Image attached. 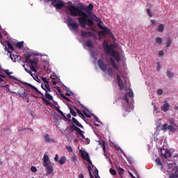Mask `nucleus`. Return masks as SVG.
<instances>
[{
	"label": "nucleus",
	"instance_id": "nucleus-1",
	"mask_svg": "<svg viewBox=\"0 0 178 178\" xmlns=\"http://www.w3.org/2000/svg\"><path fill=\"white\" fill-rule=\"evenodd\" d=\"M68 4L70 6H68L67 9L71 16H73L74 17L80 16L81 17L78 18V21L83 29L86 28V24H87V19H88V15L83 11V10H84V7H79L74 4H72L71 1H70Z\"/></svg>",
	"mask_w": 178,
	"mask_h": 178
},
{
	"label": "nucleus",
	"instance_id": "nucleus-2",
	"mask_svg": "<svg viewBox=\"0 0 178 178\" xmlns=\"http://www.w3.org/2000/svg\"><path fill=\"white\" fill-rule=\"evenodd\" d=\"M25 84H26V86H28V87H30V88H31V90H33V91H35V92H38V94H40V95H42V100L43 101L44 103L46 104L47 106H49V105H52V103L50 102V101H54V97H52V95H51L48 92H51V88H44V84H42L41 85V87L42 88V90H44L45 91V97L44 96V94L42 92H41V91L38 90V89L30 84V83H25Z\"/></svg>",
	"mask_w": 178,
	"mask_h": 178
},
{
	"label": "nucleus",
	"instance_id": "nucleus-3",
	"mask_svg": "<svg viewBox=\"0 0 178 178\" xmlns=\"http://www.w3.org/2000/svg\"><path fill=\"white\" fill-rule=\"evenodd\" d=\"M25 63H28L30 65V69L32 72H37V65H38V58L35 57L31 54H27L24 56Z\"/></svg>",
	"mask_w": 178,
	"mask_h": 178
},
{
	"label": "nucleus",
	"instance_id": "nucleus-4",
	"mask_svg": "<svg viewBox=\"0 0 178 178\" xmlns=\"http://www.w3.org/2000/svg\"><path fill=\"white\" fill-rule=\"evenodd\" d=\"M103 48L107 55H111V56H113L114 59H115L117 62H120V55L118 52L115 51V49H113L112 44H108L106 42L103 44Z\"/></svg>",
	"mask_w": 178,
	"mask_h": 178
},
{
	"label": "nucleus",
	"instance_id": "nucleus-5",
	"mask_svg": "<svg viewBox=\"0 0 178 178\" xmlns=\"http://www.w3.org/2000/svg\"><path fill=\"white\" fill-rule=\"evenodd\" d=\"M43 166L46 168L47 175L54 173V167L51 165V161L47 154H44L43 156Z\"/></svg>",
	"mask_w": 178,
	"mask_h": 178
},
{
	"label": "nucleus",
	"instance_id": "nucleus-6",
	"mask_svg": "<svg viewBox=\"0 0 178 178\" xmlns=\"http://www.w3.org/2000/svg\"><path fill=\"white\" fill-rule=\"evenodd\" d=\"M97 26L99 27V29H102L103 31L99 32V35H101L102 37H106V34L110 35L111 38H113V33L108 29V27H104L101 26L99 24H97Z\"/></svg>",
	"mask_w": 178,
	"mask_h": 178
},
{
	"label": "nucleus",
	"instance_id": "nucleus-7",
	"mask_svg": "<svg viewBox=\"0 0 178 178\" xmlns=\"http://www.w3.org/2000/svg\"><path fill=\"white\" fill-rule=\"evenodd\" d=\"M68 129L70 131H76V136H81L82 138H86V136H84V131L80 129V128L76 127V125L72 124L69 126Z\"/></svg>",
	"mask_w": 178,
	"mask_h": 178
},
{
	"label": "nucleus",
	"instance_id": "nucleus-8",
	"mask_svg": "<svg viewBox=\"0 0 178 178\" xmlns=\"http://www.w3.org/2000/svg\"><path fill=\"white\" fill-rule=\"evenodd\" d=\"M67 23L68 27H71L72 30H78L79 29V24H77L75 21H73V18L70 17H67Z\"/></svg>",
	"mask_w": 178,
	"mask_h": 178
},
{
	"label": "nucleus",
	"instance_id": "nucleus-9",
	"mask_svg": "<svg viewBox=\"0 0 178 178\" xmlns=\"http://www.w3.org/2000/svg\"><path fill=\"white\" fill-rule=\"evenodd\" d=\"M161 156L163 160L168 159V158H170L172 156V153L170 152V150L169 149H161Z\"/></svg>",
	"mask_w": 178,
	"mask_h": 178
},
{
	"label": "nucleus",
	"instance_id": "nucleus-10",
	"mask_svg": "<svg viewBox=\"0 0 178 178\" xmlns=\"http://www.w3.org/2000/svg\"><path fill=\"white\" fill-rule=\"evenodd\" d=\"M12 92L13 94H16V95H19V97H21V98H22L23 99H25L26 98H27V97H29V93L26 92V90L23 87L20 88L19 92Z\"/></svg>",
	"mask_w": 178,
	"mask_h": 178
},
{
	"label": "nucleus",
	"instance_id": "nucleus-11",
	"mask_svg": "<svg viewBox=\"0 0 178 178\" xmlns=\"http://www.w3.org/2000/svg\"><path fill=\"white\" fill-rule=\"evenodd\" d=\"M51 5L54 6V8H56V9H62V8L65 7V3L63 1L58 0H54L51 3Z\"/></svg>",
	"mask_w": 178,
	"mask_h": 178
},
{
	"label": "nucleus",
	"instance_id": "nucleus-12",
	"mask_svg": "<svg viewBox=\"0 0 178 178\" xmlns=\"http://www.w3.org/2000/svg\"><path fill=\"white\" fill-rule=\"evenodd\" d=\"M97 65L99 69L102 70V72H106V70L108 69V65L105 64V63L102 60V59H99L97 60Z\"/></svg>",
	"mask_w": 178,
	"mask_h": 178
},
{
	"label": "nucleus",
	"instance_id": "nucleus-13",
	"mask_svg": "<svg viewBox=\"0 0 178 178\" xmlns=\"http://www.w3.org/2000/svg\"><path fill=\"white\" fill-rule=\"evenodd\" d=\"M172 175H170L168 178H178V168L176 167V164H172Z\"/></svg>",
	"mask_w": 178,
	"mask_h": 178
},
{
	"label": "nucleus",
	"instance_id": "nucleus-14",
	"mask_svg": "<svg viewBox=\"0 0 178 178\" xmlns=\"http://www.w3.org/2000/svg\"><path fill=\"white\" fill-rule=\"evenodd\" d=\"M116 79L120 90H123V88H124V83H123V81L122 80V78H120V75L117 74Z\"/></svg>",
	"mask_w": 178,
	"mask_h": 178
},
{
	"label": "nucleus",
	"instance_id": "nucleus-15",
	"mask_svg": "<svg viewBox=\"0 0 178 178\" xmlns=\"http://www.w3.org/2000/svg\"><path fill=\"white\" fill-rule=\"evenodd\" d=\"M84 8V10L86 12H87V13H90V12H91V10H92V9H94V5H92V3H89L88 8H86V7L84 6V5L79 6V8Z\"/></svg>",
	"mask_w": 178,
	"mask_h": 178
},
{
	"label": "nucleus",
	"instance_id": "nucleus-16",
	"mask_svg": "<svg viewBox=\"0 0 178 178\" xmlns=\"http://www.w3.org/2000/svg\"><path fill=\"white\" fill-rule=\"evenodd\" d=\"M81 158H83L85 161H87V162L90 163V165H92V162L90 159V155L88 154V153H86V154H84V153H81Z\"/></svg>",
	"mask_w": 178,
	"mask_h": 178
},
{
	"label": "nucleus",
	"instance_id": "nucleus-17",
	"mask_svg": "<svg viewBox=\"0 0 178 178\" xmlns=\"http://www.w3.org/2000/svg\"><path fill=\"white\" fill-rule=\"evenodd\" d=\"M169 108H170L169 103H168V102H164V104L161 107V109L163 112H168Z\"/></svg>",
	"mask_w": 178,
	"mask_h": 178
},
{
	"label": "nucleus",
	"instance_id": "nucleus-18",
	"mask_svg": "<svg viewBox=\"0 0 178 178\" xmlns=\"http://www.w3.org/2000/svg\"><path fill=\"white\" fill-rule=\"evenodd\" d=\"M44 140L45 143H55V140L52 138H49V134H44Z\"/></svg>",
	"mask_w": 178,
	"mask_h": 178
},
{
	"label": "nucleus",
	"instance_id": "nucleus-19",
	"mask_svg": "<svg viewBox=\"0 0 178 178\" xmlns=\"http://www.w3.org/2000/svg\"><path fill=\"white\" fill-rule=\"evenodd\" d=\"M109 60L111 63V66L115 69V70H119V67H118V64H116V61H115V59L111 57L109 58Z\"/></svg>",
	"mask_w": 178,
	"mask_h": 178
},
{
	"label": "nucleus",
	"instance_id": "nucleus-20",
	"mask_svg": "<svg viewBox=\"0 0 178 178\" xmlns=\"http://www.w3.org/2000/svg\"><path fill=\"white\" fill-rule=\"evenodd\" d=\"M4 72H5L6 74H7V76H8V79L10 80H16V81H17V78L15 77L14 76L10 75V74H12V72H9V70H4Z\"/></svg>",
	"mask_w": 178,
	"mask_h": 178
},
{
	"label": "nucleus",
	"instance_id": "nucleus-21",
	"mask_svg": "<svg viewBox=\"0 0 178 178\" xmlns=\"http://www.w3.org/2000/svg\"><path fill=\"white\" fill-rule=\"evenodd\" d=\"M123 99H124V101L127 102V106H129V98L127 97V94H126L123 97ZM123 108H124V111H126V112H130V111H128L127 109H126V105L123 104Z\"/></svg>",
	"mask_w": 178,
	"mask_h": 178
},
{
	"label": "nucleus",
	"instance_id": "nucleus-22",
	"mask_svg": "<svg viewBox=\"0 0 178 178\" xmlns=\"http://www.w3.org/2000/svg\"><path fill=\"white\" fill-rule=\"evenodd\" d=\"M86 46L88 47V48H94V43L92 42V40L88 39L86 42Z\"/></svg>",
	"mask_w": 178,
	"mask_h": 178
},
{
	"label": "nucleus",
	"instance_id": "nucleus-23",
	"mask_svg": "<svg viewBox=\"0 0 178 178\" xmlns=\"http://www.w3.org/2000/svg\"><path fill=\"white\" fill-rule=\"evenodd\" d=\"M72 123H74V124H76V126H77L78 127H81V129H83V125L80 124V122H79V121L76 118H72Z\"/></svg>",
	"mask_w": 178,
	"mask_h": 178
},
{
	"label": "nucleus",
	"instance_id": "nucleus-24",
	"mask_svg": "<svg viewBox=\"0 0 178 178\" xmlns=\"http://www.w3.org/2000/svg\"><path fill=\"white\" fill-rule=\"evenodd\" d=\"M155 162L158 166H160L161 171L162 172V170H163L164 166L163 164H162V161H161V159H156Z\"/></svg>",
	"mask_w": 178,
	"mask_h": 178
},
{
	"label": "nucleus",
	"instance_id": "nucleus-25",
	"mask_svg": "<svg viewBox=\"0 0 178 178\" xmlns=\"http://www.w3.org/2000/svg\"><path fill=\"white\" fill-rule=\"evenodd\" d=\"M42 80L44 82V84H43L44 88H48L49 89L50 88L49 87V83L48 82V81H47V78L42 77Z\"/></svg>",
	"mask_w": 178,
	"mask_h": 178
},
{
	"label": "nucleus",
	"instance_id": "nucleus-26",
	"mask_svg": "<svg viewBox=\"0 0 178 178\" xmlns=\"http://www.w3.org/2000/svg\"><path fill=\"white\" fill-rule=\"evenodd\" d=\"M173 42V39L170 38H167V41L165 42V47L167 48H169V47H170V45H172V42Z\"/></svg>",
	"mask_w": 178,
	"mask_h": 178
},
{
	"label": "nucleus",
	"instance_id": "nucleus-27",
	"mask_svg": "<svg viewBox=\"0 0 178 178\" xmlns=\"http://www.w3.org/2000/svg\"><path fill=\"white\" fill-rule=\"evenodd\" d=\"M24 44V42H18L16 43L15 47L19 48V49H22L23 48V45Z\"/></svg>",
	"mask_w": 178,
	"mask_h": 178
},
{
	"label": "nucleus",
	"instance_id": "nucleus-28",
	"mask_svg": "<svg viewBox=\"0 0 178 178\" xmlns=\"http://www.w3.org/2000/svg\"><path fill=\"white\" fill-rule=\"evenodd\" d=\"M86 25L89 27H91L92 26H94V22L92 21L91 19H86Z\"/></svg>",
	"mask_w": 178,
	"mask_h": 178
},
{
	"label": "nucleus",
	"instance_id": "nucleus-29",
	"mask_svg": "<svg viewBox=\"0 0 178 178\" xmlns=\"http://www.w3.org/2000/svg\"><path fill=\"white\" fill-rule=\"evenodd\" d=\"M65 163H66V157L65 156L60 157V159L58 160V163L60 165H65Z\"/></svg>",
	"mask_w": 178,
	"mask_h": 178
},
{
	"label": "nucleus",
	"instance_id": "nucleus-30",
	"mask_svg": "<svg viewBox=\"0 0 178 178\" xmlns=\"http://www.w3.org/2000/svg\"><path fill=\"white\" fill-rule=\"evenodd\" d=\"M6 44L10 51H14L15 48L13 47V45H12V44H10V42L7 41Z\"/></svg>",
	"mask_w": 178,
	"mask_h": 178
},
{
	"label": "nucleus",
	"instance_id": "nucleus-31",
	"mask_svg": "<svg viewBox=\"0 0 178 178\" xmlns=\"http://www.w3.org/2000/svg\"><path fill=\"white\" fill-rule=\"evenodd\" d=\"M174 73L173 72H170V71H169V70H168L167 72H166V76L169 78V79H172V77H173V76H174Z\"/></svg>",
	"mask_w": 178,
	"mask_h": 178
},
{
	"label": "nucleus",
	"instance_id": "nucleus-32",
	"mask_svg": "<svg viewBox=\"0 0 178 178\" xmlns=\"http://www.w3.org/2000/svg\"><path fill=\"white\" fill-rule=\"evenodd\" d=\"M163 41V39L162 38H160V37L156 38V42L157 44H159V45H161V44H162Z\"/></svg>",
	"mask_w": 178,
	"mask_h": 178
},
{
	"label": "nucleus",
	"instance_id": "nucleus-33",
	"mask_svg": "<svg viewBox=\"0 0 178 178\" xmlns=\"http://www.w3.org/2000/svg\"><path fill=\"white\" fill-rule=\"evenodd\" d=\"M69 109H70L71 115H72V116L76 118V116H77V113H76V111H74V110H73V108H72L71 107H69Z\"/></svg>",
	"mask_w": 178,
	"mask_h": 178
},
{
	"label": "nucleus",
	"instance_id": "nucleus-34",
	"mask_svg": "<svg viewBox=\"0 0 178 178\" xmlns=\"http://www.w3.org/2000/svg\"><path fill=\"white\" fill-rule=\"evenodd\" d=\"M24 66V70L26 72V73H29V74H30L32 77H34L33 72H31V70H28L27 68H26V66L24 65V64L23 65Z\"/></svg>",
	"mask_w": 178,
	"mask_h": 178
},
{
	"label": "nucleus",
	"instance_id": "nucleus-35",
	"mask_svg": "<svg viewBox=\"0 0 178 178\" xmlns=\"http://www.w3.org/2000/svg\"><path fill=\"white\" fill-rule=\"evenodd\" d=\"M76 111L77 112L78 115H80L82 118V119H86V116H84V113H82L79 108H76Z\"/></svg>",
	"mask_w": 178,
	"mask_h": 178
},
{
	"label": "nucleus",
	"instance_id": "nucleus-36",
	"mask_svg": "<svg viewBox=\"0 0 178 178\" xmlns=\"http://www.w3.org/2000/svg\"><path fill=\"white\" fill-rule=\"evenodd\" d=\"M128 97L129 98H133L134 93L133 92V90L131 89H129V92H128Z\"/></svg>",
	"mask_w": 178,
	"mask_h": 178
},
{
	"label": "nucleus",
	"instance_id": "nucleus-37",
	"mask_svg": "<svg viewBox=\"0 0 178 178\" xmlns=\"http://www.w3.org/2000/svg\"><path fill=\"white\" fill-rule=\"evenodd\" d=\"M165 29V27L163 26V24H160L158 27V31H159L160 33H162L163 31V30Z\"/></svg>",
	"mask_w": 178,
	"mask_h": 178
},
{
	"label": "nucleus",
	"instance_id": "nucleus-38",
	"mask_svg": "<svg viewBox=\"0 0 178 178\" xmlns=\"http://www.w3.org/2000/svg\"><path fill=\"white\" fill-rule=\"evenodd\" d=\"M93 20H95V22H97V23H102L101 19L98 18L96 15H93Z\"/></svg>",
	"mask_w": 178,
	"mask_h": 178
},
{
	"label": "nucleus",
	"instance_id": "nucleus-39",
	"mask_svg": "<svg viewBox=\"0 0 178 178\" xmlns=\"http://www.w3.org/2000/svg\"><path fill=\"white\" fill-rule=\"evenodd\" d=\"M72 162H77V156L76 155H72L71 158Z\"/></svg>",
	"mask_w": 178,
	"mask_h": 178
},
{
	"label": "nucleus",
	"instance_id": "nucleus-40",
	"mask_svg": "<svg viewBox=\"0 0 178 178\" xmlns=\"http://www.w3.org/2000/svg\"><path fill=\"white\" fill-rule=\"evenodd\" d=\"M60 96L62 97V98L65 99V101H67V102H70V99H69V97L65 96V95L60 94Z\"/></svg>",
	"mask_w": 178,
	"mask_h": 178
},
{
	"label": "nucleus",
	"instance_id": "nucleus-41",
	"mask_svg": "<svg viewBox=\"0 0 178 178\" xmlns=\"http://www.w3.org/2000/svg\"><path fill=\"white\" fill-rule=\"evenodd\" d=\"M110 173L111 175H113V176H116L117 173H116V170H115L113 168H111L110 170H109Z\"/></svg>",
	"mask_w": 178,
	"mask_h": 178
},
{
	"label": "nucleus",
	"instance_id": "nucleus-42",
	"mask_svg": "<svg viewBox=\"0 0 178 178\" xmlns=\"http://www.w3.org/2000/svg\"><path fill=\"white\" fill-rule=\"evenodd\" d=\"M81 36L83 37V38L88 37L87 32H86L84 31H81Z\"/></svg>",
	"mask_w": 178,
	"mask_h": 178
},
{
	"label": "nucleus",
	"instance_id": "nucleus-43",
	"mask_svg": "<svg viewBox=\"0 0 178 178\" xmlns=\"http://www.w3.org/2000/svg\"><path fill=\"white\" fill-rule=\"evenodd\" d=\"M168 124H163L162 127H161V130H163L164 131H166L168 130Z\"/></svg>",
	"mask_w": 178,
	"mask_h": 178
},
{
	"label": "nucleus",
	"instance_id": "nucleus-44",
	"mask_svg": "<svg viewBox=\"0 0 178 178\" xmlns=\"http://www.w3.org/2000/svg\"><path fill=\"white\" fill-rule=\"evenodd\" d=\"M168 129L170 130V131H175V130H176L175 129V127L173 126H172V125H169L168 127Z\"/></svg>",
	"mask_w": 178,
	"mask_h": 178
},
{
	"label": "nucleus",
	"instance_id": "nucleus-45",
	"mask_svg": "<svg viewBox=\"0 0 178 178\" xmlns=\"http://www.w3.org/2000/svg\"><path fill=\"white\" fill-rule=\"evenodd\" d=\"M83 113L84 116H86V118H91V115L90 114L87 113V110L83 111Z\"/></svg>",
	"mask_w": 178,
	"mask_h": 178
},
{
	"label": "nucleus",
	"instance_id": "nucleus-46",
	"mask_svg": "<svg viewBox=\"0 0 178 178\" xmlns=\"http://www.w3.org/2000/svg\"><path fill=\"white\" fill-rule=\"evenodd\" d=\"M149 17H152V13H151V10H149V8H147L146 10Z\"/></svg>",
	"mask_w": 178,
	"mask_h": 178
},
{
	"label": "nucleus",
	"instance_id": "nucleus-47",
	"mask_svg": "<svg viewBox=\"0 0 178 178\" xmlns=\"http://www.w3.org/2000/svg\"><path fill=\"white\" fill-rule=\"evenodd\" d=\"M86 33H87V35L89 36V37H94V35H95L94 32L88 31V32H86Z\"/></svg>",
	"mask_w": 178,
	"mask_h": 178
},
{
	"label": "nucleus",
	"instance_id": "nucleus-48",
	"mask_svg": "<svg viewBox=\"0 0 178 178\" xmlns=\"http://www.w3.org/2000/svg\"><path fill=\"white\" fill-rule=\"evenodd\" d=\"M31 170L33 173H35V172H37V168H35V166H31Z\"/></svg>",
	"mask_w": 178,
	"mask_h": 178
},
{
	"label": "nucleus",
	"instance_id": "nucleus-49",
	"mask_svg": "<svg viewBox=\"0 0 178 178\" xmlns=\"http://www.w3.org/2000/svg\"><path fill=\"white\" fill-rule=\"evenodd\" d=\"M66 149L69 152H73V148H72V146H66Z\"/></svg>",
	"mask_w": 178,
	"mask_h": 178
},
{
	"label": "nucleus",
	"instance_id": "nucleus-50",
	"mask_svg": "<svg viewBox=\"0 0 178 178\" xmlns=\"http://www.w3.org/2000/svg\"><path fill=\"white\" fill-rule=\"evenodd\" d=\"M157 94L159 95H162V94H163V90L162 89H158L157 90Z\"/></svg>",
	"mask_w": 178,
	"mask_h": 178
},
{
	"label": "nucleus",
	"instance_id": "nucleus-51",
	"mask_svg": "<svg viewBox=\"0 0 178 178\" xmlns=\"http://www.w3.org/2000/svg\"><path fill=\"white\" fill-rule=\"evenodd\" d=\"M92 116H93L94 119H95L96 122H97V123H99L100 120L99 118H98V117L95 116V115L92 114Z\"/></svg>",
	"mask_w": 178,
	"mask_h": 178
},
{
	"label": "nucleus",
	"instance_id": "nucleus-52",
	"mask_svg": "<svg viewBox=\"0 0 178 178\" xmlns=\"http://www.w3.org/2000/svg\"><path fill=\"white\" fill-rule=\"evenodd\" d=\"M58 113H60V115H61V116H63V118H65V119H67V118H66V116L65 115V114H63V112L62 111H58Z\"/></svg>",
	"mask_w": 178,
	"mask_h": 178
},
{
	"label": "nucleus",
	"instance_id": "nucleus-53",
	"mask_svg": "<svg viewBox=\"0 0 178 178\" xmlns=\"http://www.w3.org/2000/svg\"><path fill=\"white\" fill-rule=\"evenodd\" d=\"M58 113H60V115H61V116H63V118H65V119H67V118H66V116L65 115V114H63V112L62 111H58Z\"/></svg>",
	"mask_w": 178,
	"mask_h": 178
},
{
	"label": "nucleus",
	"instance_id": "nucleus-54",
	"mask_svg": "<svg viewBox=\"0 0 178 178\" xmlns=\"http://www.w3.org/2000/svg\"><path fill=\"white\" fill-rule=\"evenodd\" d=\"M164 52H163V51H159V56H163V55H164Z\"/></svg>",
	"mask_w": 178,
	"mask_h": 178
},
{
	"label": "nucleus",
	"instance_id": "nucleus-55",
	"mask_svg": "<svg viewBox=\"0 0 178 178\" xmlns=\"http://www.w3.org/2000/svg\"><path fill=\"white\" fill-rule=\"evenodd\" d=\"M88 170L89 173H91V171L92 170L91 165H88Z\"/></svg>",
	"mask_w": 178,
	"mask_h": 178
},
{
	"label": "nucleus",
	"instance_id": "nucleus-56",
	"mask_svg": "<svg viewBox=\"0 0 178 178\" xmlns=\"http://www.w3.org/2000/svg\"><path fill=\"white\" fill-rule=\"evenodd\" d=\"M79 105H80V106H81V108H83V109H85V111H88V109H87V108H86V107L84 106V105H83L81 103L79 102Z\"/></svg>",
	"mask_w": 178,
	"mask_h": 178
},
{
	"label": "nucleus",
	"instance_id": "nucleus-57",
	"mask_svg": "<svg viewBox=\"0 0 178 178\" xmlns=\"http://www.w3.org/2000/svg\"><path fill=\"white\" fill-rule=\"evenodd\" d=\"M8 52L10 54V59L13 61V62H15V60H13V57L12 56V52H10V51H8Z\"/></svg>",
	"mask_w": 178,
	"mask_h": 178
},
{
	"label": "nucleus",
	"instance_id": "nucleus-58",
	"mask_svg": "<svg viewBox=\"0 0 178 178\" xmlns=\"http://www.w3.org/2000/svg\"><path fill=\"white\" fill-rule=\"evenodd\" d=\"M102 148H103V150L105 151V149H106L105 140L102 141Z\"/></svg>",
	"mask_w": 178,
	"mask_h": 178
},
{
	"label": "nucleus",
	"instance_id": "nucleus-59",
	"mask_svg": "<svg viewBox=\"0 0 178 178\" xmlns=\"http://www.w3.org/2000/svg\"><path fill=\"white\" fill-rule=\"evenodd\" d=\"M59 159V155L58 154H56L55 157H54V161H58Z\"/></svg>",
	"mask_w": 178,
	"mask_h": 178
},
{
	"label": "nucleus",
	"instance_id": "nucleus-60",
	"mask_svg": "<svg viewBox=\"0 0 178 178\" xmlns=\"http://www.w3.org/2000/svg\"><path fill=\"white\" fill-rule=\"evenodd\" d=\"M161 70V63H157V72H159Z\"/></svg>",
	"mask_w": 178,
	"mask_h": 178
},
{
	"label": "nucleus",
	"instance_id": "nucleus-61",
	"mask_svg": "<svg viewBox=\"0 0 178 178\" xmlns=\"http://www.w3.org/2000/svg\"><path fill=\"white\" fill-rule=\"evenodd\" d=\"M94 173H95V176H99V175H98V169L96 168V169L95 170Z\"/></svg>",
	"mask_w": 178,
	"mask_h": 178
},
{
	"label": "nucleus",
	"instance_id": "nucleus-62",
	"mask_svg": "<svg viewBox=\"0 0 178 178\" xmlns=\"http://www.w3.org/2000/svg\"><path fill=\"white\" fill-rule=\"evenodd\" d=\"M120 172L119 175H122V173H123V172H124V170H123V168H120Z\"/></svg>",
	"mask_w": 178,
	"mask_h": 178
},
{
	"label": "nucleus",
	"instance_id": "nucleus-63",
	"mask_svg": "<svg viewBox=\"0 0 178 178\" xmlns=\"http://www.w3.org/2000/svg\"><path fill=\"white\" fill-rule=\"evenodd\" d=\"M51 83L53 84V86H56L58 83L56 82V81H52Z\"/></svg>",
	"mask_w": 178,
	"mask_h": 178
},
{
	"label": "nucleus",
	"instance_id": "nucleus-64",
	"mask_svg": "<svg viewBox=\"0 0 178 178\" xmlns=\"http://www.w3.org/2000/svg\"><path fill=\"white\" fill-rule=\"evenodd\" d=\"M79 178H84V175H83V174H80L79 175Z\"/></svg>",
	"mask_w": 178,
	"mask_h": 178
}]
</instances>
